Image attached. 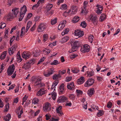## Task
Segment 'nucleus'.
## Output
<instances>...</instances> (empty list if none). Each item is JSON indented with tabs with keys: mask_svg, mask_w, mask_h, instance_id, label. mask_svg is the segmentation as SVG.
I'll return each instance as SVG.
<instances>
[{
	"mask_svg": "<svg viewBox=\"0 0 121 121\" xmlns=\"http://www.w3.org/2000/svg\"><path fill=\"white\" fill-rule=\"evenodd\" d=\"M87 73L88 76L89 77H90L92 76L94 74V72L92 70L90 71H87Z\"/></svg>",
	"mask_w": 121,
	"mask_h": 121,
	"instance_id": "29",
	"label": "nucleus"
},
{
	"mask_svg": "<svg viewBox=\"0 0 121 121\" xmlns=\"http://www.w3.org/2000/svg\"><path fill=\"white\" fill-rule=\"evenodd\" d=\"M15 69V66L14 64L10 66V68L7 70L8 74L9 75H11L14 72Z\"/></svg>",
	"mask_w": 121,
	"mask_h": 121,
	"instance_id": "8",
	"label": "nucleus"
},
{
	"mask_svg": "<svg viewBox=\"0 0 121 121\" xmlns=\"http://www.w3.org/2000/svg\"><path fill=\"white\" fill-rule=\"evenodd\" d=\"M85 78L83 77H81L79 79H78L77 83L79 84H82L85 81Z\"/></svg>",
	"mask_w": 121,
	"mask_h": 121,
	"instance_id": "20",
	"label": "nucleus"
},
{
	"mask_svg": "<svg viewBox=\"0 0 121 121\" xmlns=\"http://www.w3.org/2000/svg\"><path fill=\"white\" fill-rule=\"evenodd\" d=\"M68 100L67 98L64 96H60L57 100V102L58 103H63L67 102Z\"/></svg>",
	"mask_w": 121,
	"mask_h": 121,
	"instance_id": "5",
	"label": "nucleus"
},
{
	"mask_svg": "<svg viewBox=\"0 0 121 121\" xmlns=\"http://www.w3.org/2000/svg\"><path fill=\"white\" fill-rule=\"evenodd\" d=\"M106 15L104 14H102L100 17L99 20L100 22H102L106 18Z\"/></svg>",
	"mask_w": 121,
	"mask_h": 121,
	"instance_id": "22",
	"label": "nucleus"
},
{
	"mask_svg": "<svg viewBox=\"0 0 121 121\" xmlns=\"http://www.w3.org/2000/svg\"><path fill=\"white\" fill-rule=\"evenodd\" d=\"M9 103H8L7 104L5 105V108L4 111V112H6L8 111L9 108Z\"/></svg>",
	"mask_w": 121,
	"mask_h": 121,
	"instance_id": "39",
	"label": "nucleus"
},
{
	"mask_svg": "<svg viewBox=\"0 0 121 121\" xmlns=\"http://www.w3.org/2000/svg\"><path fill=\"white\" fill-rule=\"evenodd\" d=\"M16 45H14L10 48H9L8 50L9 54L10 55L13 54L14 52L15 51L17 48Z\"/></svg>",
	"mask_w": 121,
	"mask_h": 121,
	"instance_id": "10",
	"label": "nucleus"
},
{
	"mask_svg": "<svg viewBox=\"0 0 121 121\" xmlns=\"http://www.w3.org/2000/svg\"><path fill=\"white\" fill-rule=\"evenodd\" d=\"M62 108L61 106H60L56 108V112L60 114L61 115H63L64 114L61 111Z\"/></svg>",
	"mask_w": 121,
	"mask_h": 121,
	"instance_id": "19",
	"label": "nucleus"
},
{
	"mask_svg": "<svg viewBox=\"0 0 121 121\" xmlns=\"http://www.w3.org/2000/svg\"><path fill=\"white\" fill-rule=\"evenodd\" d=\"M95 80L92 78L89 79L85 82L84 86L85 87H89L93 85L94 83Z\"/></svg>",
	"mask_w": 121,
	"mask_h": 121,
	"instance_id": "7",
	"label": "nucleus"
},
{
	"mask_svg": "<svg viewBox=\"0 0 121 121\" xmlns=\"http://www.w3.org/2000/svg\"><path fill=\"white\" fill-rule=\"evenodd\" d=\"M50 52V51L46 48L44 49L43 50V53L45 55H48Z\"/></svg>",
	"mask_w": 121,
	"mask_h": 121,
	"instance_id": "27",
	"label": "nucleus"
},
{
	"mask_svg": "<svg viewBox=\"0 0 121 121\" xmlns=\"http://www.w3.org/2000/svg\"><path fill=\"white\" fill-rule=\"evenodd\" d=\"M41 79L40 78H38L35 83V86H38V85L41 83Z\"/></svg>",
	"mask_w": 121,
	"mask_h": 121,
	"instance_id": "28",
	"label": "nucleus"
},
{
	"mask_svg": "<svg viewBox=\"0 0 121 121\" xmlns=\"http://www.w3.org/2000/svg\"><path fill=\"white\" fill-rule=\"evenodd\" d=\"M58 82L59 81L57 80H56L53 82V85H55L54 87L57 84Z\"/></svg>",
	"mask_w": 121,
	"mask_h": 121,
	"instance_id": "61",
	"label": "nucleus"
},
{
	"mask_svg": "<svg viewBox=\"0 0 121 121\" xmlns=\"http://www.w3.org/2000/svg\"><path fill=\"white\" fill-rule=\"evenodd\" d=\"M73 41H71L70 43L71 46L73 45L72 47L71 50L72 52H73L76 51L77 49L79 47V43L78 41H74L72 40Z\"/></svg>",
	"mask_w": 121,
	"mask_h": 121,
	"instance_id": "2",
	"label": "nucleus"
},
{
	"mask_svg": "<svg viewBox=\"0 0 121 121\" xmlns=\"http://www.w3.org/2000/svg\"><path fill=\"white\" fill-rule=\"evenodd\" d=\"M88 12V10L86 9V8L85 9H84V8H82L81 13H85V14H86Z\"/></svg>",
	"mask_w": 121,
	"mask_h": 121,
	"instance_id": "42",
	"label": "nucleus"
},
{
	"mask_svg": "<svg viewBox=\"0 0 121 121\" xmlns=\"http://www.w3.org/2000/svg\"><path fill=\"white\" fill-rule=\"evenodd\" d=\"M67 5L66 4H63L60 7V9L64 10H65L67 9Z\"/></svg>",
	"mask_w": 121,
	"mask_h": 121,
	"instance_id": "38",
	"label": "nucleus"
},
{
	"mask_svg": "<svg viewBox=\"0 0 121 121\" xmlns=\"http://www.w3.org/2000/svg\"><path fill=\"white\" fill-rule=\"evenodd\" d=\"M33 62V60H31L28 62L25 63L24 64L25 69H29L30 67V64Z\"/></svg>",
	"mask_w": 121,
	"mask_h": 121,
	"instance_id": "17",
	"label": "nucleus"
},
{
	"mask_svg": "<svg viewBox=\"0 0 121 121\" xmlns=\"http://www.w3.org/2000/svg\"><path fill=\"white\" fill-rule=\"evenodd\" d=\"M78 55L76 54H74L71 56H70V58L72 59H74L75 57H77Z\"/></svg>",
	"mask_w": 121,
	"mask_h": 121,
	"instance_id": "56",
	"label": "nucleus"
},
{
	"mask_svg": "<svg viewBox=\"0 0 121 121\" xmlns=\"http://www.w3.org/2000/svg\"><path fill=\"white\" fill-rule=\"evenodd\" d=\"M112 103L109 102L108 103L107 105V107L108 108H111L112 107Z\"/></svg>",
	"mask_w": 121,
	"mask_h": 121,
	"instance_id": "51",
	"label": "nucleus"
},
{
	"mask_svg": "<svg viewBox=\"0 0 121 121\" xmlns=\"http://www.w3.org/2000/svg\"><path fill=\"white\" fill-rule=\"evenodd\" d=\"M64 84L63 83H62L59 87V93L62 94L64 92Z\"/></svg>",
	"mask_w": 121,
	"mask_h": 121,
	"instance_id": "15",
	"label": "nucleus"
},
{
	"mask_svg": "<svg viewBox=\"0 0 121 121\" xmlns=\"http://www.w3.org/2000/svg\"><path fill=\"white\" fill-rule=\"evenodd\" d=\"M17 62L20 63L21 62L22 60V59L21 58V57L20 56H17Z\"/></svg>",
	"mask_w": 121,
	"mask_h": 121,
	"instance_id": "58",
	"label": "nucleus"
},
{
	"mask_svg": "<svg viewBox=\"0 0 121 121\" xmlns=\"http://www.w3.org/2000/svg\"><path fill=\"white\" fill-rule=\"evenodd\" d=\"M69 97L71 99L73 100L75 98V96L73 94H70L69 96Z\"/></svg>",
	"mask_w": 121,
	"mask_h": 121,
	"instance_id": "44",
	"label": "nucleus"
},
{
	"mask_svg": "<svg viewBox=\"0 0 121 121\" xmlns=\"http://www.w3.org/2000/svg\"><path fill=\"white\" fill-rule=\"evenodd\" d=\"M40 110H38L36 112L34 113V116H37L39 113Z\"/></svg>",
	"mask_w": 121,
	"mask_h": 121,
	"instance_id": "64",
	"label": "nucleus"
},
{
	"mask_svg": "<svg viewBox=\"0 0 121 121\" xmlns=\"http://www.w3.org/2000/svg\"><path fill=\"white\" fill-rule=\"evenodd\" d=\"M77 7L76 6H72L71 8V10H72V14H75L77 12Z\"/></svg>",
	"mask_w": 121,
	"mask_h": 121,
	"instance_id": "21",
	"label": "nucleus"
},
{
	"mask_svg": "<svg viewBox=\"0 0 121 121\" xmlns=\"http://www.w3.org/2000/svg\"><path fill=\"white\" fill-rule=\"evenodd\" d=\"M30 56V53L28 52H23L22 54V57L26 60L29 58Z\"/></svg>",
	"mask_w": 121,
	"mask_h": 121,
	"instance_id": "14",
	"label": "nucleus"
},
{
	"mask_svg": "<svg viewBox=\"0 0 121 121\" xmlns=\"http://www.w3.org/2000/svg\"><path fill=\"white\" fill-rule=\"evenodd\" d=\"M16 1V0H8V2L9 4V5H10L11 4L15 2Z\"/></svg>",
	"mask_w": 121,
	"mask_h": 121,
	"instance_id": "52",
	"label": "nucleus"
},
{
	"mask_svg": "<svg viewBox=\"0 0 121 121\" xmlns=\"http://www.w3.org/2000/svg\"><path fill=\"white\" fill-rule=\"evenodd\" d=\"M71 70L73 73H77L79 71V69L76 68H72Z\"/></svg>",
	"mask_w": 121,
	"mask_h": 121,
	"instance_id": "30",
	"label": "nucleus"
},
{
	"mask_svg": "<svg viewBox=\"0 0 121 121\" xmlns=\"http://www.w3.org/2000/svg\"><path fill=\"white\" fill-rule=\"evenodd\" d=\"M60 63V62L56 60H55L53 61V65H57Z\"/></svg>",
	"mask_w": 121,
	"mask_h": 121,
	"instance_id": "53",
	"label": "nucleus"
},
{
	"mask_svg": "<svg viewBox=\"0 0 121 121\" xmlns=\"http://www.w3.org/2000/svg\"><path fill=\"white\" fill-rule=\"evenodd\" d=\"M69 31V28H66L65 30L62 33V35L63 36L65 34L67 33Z\"/></svg>",
	"mask_w": 121,
	"mask_h": 121,
	"instance_id": "34",
	"label": "nucleus"
},
{
	"mask_svg": "<svg viewBox=\"0 0 121 121\" xmlns=\"http://www.w3.org/2000/svg\"><path fill=\"white\" fill-rule=\"evenodd\" d=\"M90 47L87 44H85L81 47V51L83 53L88 52L90 50Z\"/></svg>",
	"mask_w": 121,
	"mask_h": 121,
	"instance_id": "6",
	"label": "nucleus"
},
{
	"mask_svg": "<svg viewBox=\"0 0 121 121\" xmlns=\"http://www.w3.org/2000/svg\"><path fill=\"white\" fill-rule=\"evenodd\" d=\"M43 41L44 42H45L48 38V35L47 34H44L43 36Z\"/></svg>",
	"mask_w": 121,
	"mask_h": 121,
	"instance_id": "40",
	"label": "nucleus"
},
{
	"mask_svg": "<svg viewBox=\"0 0 121 121\" xmlns=\"http://www.w3.org/2000/svg\"><path fill=\"white\" fill-rule=\"evenodd\" d=\"M88 2L87 1H84V2L83 3V8L85 9V8L87 7L88 5Z\"/></svg>",
	"mask_w": 121,
	"mask_h": 121,
	"instance_id": "46",
	"label": "nucleus"
},
{
	"mask_svg": "<svg viewBox=\"0 0 121 121\" xmlns=\"http://www.w3.org/2000/svg\"><path fill=\"white\" fill-rule=\"evenodd\" d=\"M76 92L77 93V95H82L83 93L82 91L80 90L77 89Z\"/></svg>",
	"mask_w": 121,
	"mask_h": 121,
	"instance_id": "50",
	"label": "nucleus"
},
{
	"mask_svg": "<svg viewBox=\"0 0 121 121\" xmlns=\"http://www.w3.org/2000/svg\"><path fill=\"white\" fill-rule=\"evenodd\" d=\"M44 59L45 58L44 57H43L42 58H41L38 63V64H40L42 62H43L44 60Z\"/></svg>",
	"mask_w": 121,
	"mask_h": 121,
	"instance_id": "55",
	"label": "nucleus"
},
{
	"mask_svg": "<svg viewBox=\"0 0 121 121\" xmlns=\"http://www.w3.org/2000/svg\"><path fill=\"white\" fill-rule=\"evenodd\" d=\"M46 92V91L44 89H41L38 91L36 93V95L39 96H41L45 94Z\"/></svg>",
	"mask_w": 121,
	"mask_h": 121,
	"instance_id": "13",
	"label": "nucleus"
},
{
	"mask_svg": "<svg viewBox=\"0 0 121 121\" xmlns=\"http://www.w3.org/2000/svg\"><path fill=\"white\" fill-rule=\"evenodd\" d=\"M97 18V17L96 16L93 17L91 19V21L94 23L96 22V21Z\"/></svg>",
	"mask_w": 121,
	"mask_h": 121,
	"instance_id": "48",
	"label": "nucleus"
},
{
	"mask_svg": "<svg viewBox=\"0 0 121 121\" xmlns=\"http://www.w3.org/2000/svg\"><path fill=\"white\" fill-rule=\"evenodd\" d=\"M11 116L10 114H8L6 116H5L3 118L6 121H9L11 118Z\"/></svg>",
	"mask_w": 121,
	"mask_h": 121,
	"instance_id": "23",
	"label": "nucleus"
},
{
	"mask_svg": "<svg viewBox=\"0 0 121 121\" xmlns=\"http://www.w3.org/2000/svg\"><path fill=\"white\" fill-rule=\"evenodd\" d=\"M74 33L75 35L78 36V38H80L82 37L84 35L83 31L77 30H75Z\"/></svg>",
	"mask_w": 121,
	"mask_h": 121,
	"instance_id": "9",
	"label": "nucleus"
},
{
	"mask_svg": "<svg viewBox=\"0 0 121 121\" xmlns=\"http://www.w3.org/2000/svg\"><path fill=\"white\" fill-rule=\"evenodd\" d=\"M23 112V110L22 109L20 111V112H19L17 113L18 116L19 118H20L21 117V116Z\"/></svg>",
	"mask_w": 121,
	"mask_h": 121,
	"instance_id": "49",
	"label": "nucleus"
},
{
	"mask_svg": "<svg viewBox=\"0 0 121 121\" xmlns=\"http://www.w3.org/2000/svg\"><path fill=\"white\" fill-rule=\"evenodd\" d=\"M67 88L68 89L73 90L74 89V86L73 82L68 83L67 85Z\"/></svg>",
	"mask_w": 121,
	"mask_h": 121,
	"instance_id": "18",
	"label": "nucleus"
},
{
	"mask_svg": "<svg viewBox=\"0 0 121 121\" xmlns=\"http://www.w3.org/2000/svg\"><path fill=\"white\" fill-rule=\"evenodd\" d=\"M61 77V76L59 74H55L54 75H53V80H55L58 78H60Z\"/></svg>",
	"mask_w": 121,
	"mask_h": 121,
	"instance_id": "37",
	"label": "nucleus"
},
{
	"mask_svg": "<svg viewBox=\"0 0 121 121\" xmlns=\"http://www.w3.org/2000/svg\"><path fill=\"white\" fill-rule=\"evenodd\" d=\"M69 39V38L68 36L65 37L62 39V42L63 43L66 42Z\"/></svg>",
	"mask_w": 121,
	"mask_h": 121,
	"instance_id": "36",
	"label": "nucleus"
},
{
	"mask_svg": "<svg viewBox=\"0 0 121 121\" xmlns=\"http://www.w3.org/2000/svg\"><path fill=\"white\" fill-rule=\"evenodd\" d=\"M66 71L65 70H64L62 71L60 70L59 71V74L60 75H63L66 73Z\"/></svg>",
	"mask_w": 121,
	"mask_h": 121,
	"instance_id": "45",
	"label": "nucleus"
},
{
	"mask_svg": "<svg viewBox=\"0 0 121 121\" xmlns=\"http://www.w3.org/2000/svg\"><path fill=\"white\" fill-rule=\"evenodd\" d=\"M6 26L5 24L3 22H2L1 23H0V29L4 28Z\"/></svg>",
	"mask_w": 121,
	"mask_h": 121,
	"instance_id": "43",
	"label": "nucleus"
},
{
	"mask_svg": "<svg viewBox=\"0 0 121 121\" xmlns=\"http://www.w3.org/2000/svg\"><path fill=\"white\" fill-rule=\"evenodd\" d=\"M44 84L43 83H40L38 85V86H36L38 87H41L43 86L44 85Z\"/></svg>",
	"mask_w": 121,
	"mask_h": 121,
	"instance_id": "63",
	"label": "nucleus"
},
{
	"mask_svg": "<svg viewBox=\"0 0 121 121\" xmlns=\"http://www.w3.org/2000/svg\"><path fill=\"white\" fill-rule=\"evenodd\" d=\"M39 101V99L36 98H35L33 99L32 101V103L35 104H37Z\"/></svg>",
	"mask_w": 121,
	"mask_h": 121,
	"instance_id": "33",
	"label": "nucleus"
},
{
	"mask_svg": "<svg viewBox=\"0 0 121 121\" xmlns=\"http://www.w3.org/2000/svg\"><path fill=\"white\" fill-rule=\"evenodd\" d=\"M72 77H66V81L67 82H69L72 79Z\"/></svg>",
	"mask_w": 121,
	"mask_h": 121,
	"instance_id": "60",
	"label": "nucleus"
},
{
	"mask_svg": "<svg viewBox=\"0 0 121 121\" xmlns=\"http://www.w3.org/2000/svg\"><path fill=\"white\" fill-rule=\"evenodd\" d=\"M51 105L48 102L46 103L43 106V110L45 112L48 111L51 109Z\"/></svg>",
	"mask_w": 121,
	"mask_h": 121,
	"instance_id": "4",
	"label": "nucleus"
},
{
	"mask_svg": "<svg viewBox=\"0 0 121 121\" xmlns=\"http://www.w3.org/2000/svg\"><path fill=\"white\" fill-rule=\"evenodd\" d=\"M104 113V112L103 111L101 110H99V112L97 113V115L98 117H100L103 115Z\"/></svg>",
	"mask_w": 121,
	"mask_h": 121,
	"instance_id": "25",
	"label": "nucleus"
},
{
	"mask_svg": "<svg viewBox=\"0 0 121 121\" xmlns=\"http://www.w3.org/2000/svg\"><path fill=\"white\" fill-rule=\"evenodd\" d=\"M44 0H39L37 2L38 4H42L44 2Z\"/></svg>",
	"mask_w": 121,
	"mask_h": 121,
	"instance_id": "62",
	"label": "nucleus"
},
{
	"mask_svg": "<svg viewBox=\"0 0 121 121\" xmlns=\"http://www.w3.org/2000/svg\"><path fill=\"white\" fill-rule=\"evenodd\" d=\"M53 6V5L52 4H51L49 3H48L46 7L47 11H49Z\"/></svg>",
	"mask_w": 121,
	"mask_h": 121,
	"instance_id": "31",
	"label": "nucleus"
},
{
	"mask_svg": "<svg viewBox=\"0 0 121 121\" xmlns=\"http://www.w3.org/2000/svg\"><path fill=\"white\" fill-rule=\"evenodd\" d=\"M27 10L26 6L25 5H23V6L21 8L20 15L19 18V21L22 20Z\"/></svg>",
	"mask_w": 121,
	"mask_h": 121,
	"instance_id": "3",
	"label": "nucleus"
},
{
	"mask_svg": "<svg viewBox=\"0 0 121 121\" xmlns=\"http://www.w3.org/2000/svg\"><path fill=\"white\" fill-rule=\"evenodd\" d=\"M79 17L78 16H75L73 19L72 21L74 23H75L78 22L79 20Z\"/></svg>",
	"mask_w": 121,
	"mask_h": 121,
	"instance_id": "26",
	"label": "nucleus"
},
{
	"mask_svg": "<svg viewBox=\"0 0 121 121\" xmlns=\"http://www.w3.org/2000/svg\"><path fill=\"white\" fill-rule=\"evenodd\" d=\"M95 92V89L94 88H90L88 90L87 93L88 95L90 96H91L92 95L94 94Z\"/></svg>",
	"mask_w": 121,
	"mask_h": 121,
	"instance_id": "16",
	"label": "nucleus"
},
{
	"mask_svg": "<svg viewBox=\"0 0 121 121\" xmlns=\"http://www.w3.org/2000/svg\"><path fill=\"white\" fill-rule=\"evenodd\" d=\"M28 96L26 95H25L22 99V101L23 102H25L28 98Z\"/></svg>",
	"mask_w": 121,
	"mask_h": 121,
	"instance_id": "57",
	"label": "nucleus"
},
{
	"mask_svg": "<svg viewBox=\"0 0 121 121\" xmlns=\"http://www.w3.org/2000/svg\"><path fill=\"white\" fill-rule=\"evenodd\" d=\"M32 25L31 22L30 21L28 22L27 24L26 29L25 32H27L29 28Z\"/></svg>",
	"mask_w": 121,
	"mask_h": 121,
	"instance_id": "24",
	"label": "nucleus"
},
{
	"mask_svg": "<svg viewBox=\"0 0 121 121\" xmlns=\"http://www.w3.org/2000/svg\"><path fill=\"white\" fill-rule=\"evenodd\" d=\"M19 11V9L17 8H15L12 10L13 13L9 14L7 18V20H10L14 17H17V15Z\"/></svg>",
	"mask_w": 121,
	"mask_h": 121,
	"instance_id": "1",
	"label": "nucleus"
},
{
	"mask_svg": "<svg viewBox=\"0 0 121 121\" xmlns=\"http://www.w3.org/2000/svg\"><path fill=\"white\" fill-rule=\"evenodd\" d=\"M93 38V36H90L88 38L89 41L91 43H92V41Z\"/></svg>",
	"mask_w": 121,
	"mask_h": 121,
	"instance_id": "59",
	"label": "nucleus"
},
{
	"mask_svg": "<svg viewBox=\"0 0 121 121\" xmlns=\"http://www.w3.org/2000/svg\"><path fill=\"white\" fill-rule=\"evenodd\" d=\"M65 26V25H61L60 24L58 26V30H62Z\"/></svg>",
	"mask_w": 121,
	"mask_h": 121,
	"instance_id": "41",
	"label": "nucleus"
},
{
	"mask_svg": "<svg viewBox=\"0 0 121 121\" xmlns=\"http://www.w3.org/2000/svg\"><path fill=\"white\" fill-rule=\"evenodd\" d=\"M80 25L83 27L85 28L86 27L87 25L85 21H83L81 23Z\"/></svg>",
	"mask_w": 121,
	"mask_h": 121,
	"instance_id": "35",
	"label": "nucleus"
},
{
	"mask_svg": "<svg viewBox=\"0 0 121 121\" xmlns=\"http://www.w3.org/2000/svg\"><path fill=\"white\" fill-rule=\"evenodd\" d=\"M71 11L70 10H69L68 11H65L63 14V16L65 17H66V15H68L69 13Z\"/></svg>",
	"mask_w": 121,
	"mask_h": 121,
	"instance_id": "47",
	"label": "nucleus"
},
{
	"mask_svg": "<svg viewBox=\"0 0 121 121\" xmlns=\"http://www.w3.org/2000/svg\"><path fill=\"white\" fill-rule=\"evenodd\" d=\"M40 18V17L39 16H36L35 17L34 21L35 22L38 21L39 20Z\"/></svg>",
	"mask_w": 121,
	"mask_h": 121,
	"instance_id": "54",
	"label": "nucleus"
},
{
	"mask_svg": "<svg viewBox=\"0 0 121 121\" xmlns=\"http://www.w3.org/2000/svg\"><path fill=\"white\" fill-rule=\"evenodd\" d=\"M46 27L45 25L43 23L40 24L38 26L37 30L39 32H41L43 31Z\"/></svg>",
	"mask_w": 121,
	"mask_h": 121,
	"instance_id": "11",
	"label": "nucleus"
},
{
	"mask_svg": "<svg viewBox=\"0 0 121 121\" xmlns=\"http://www.w3.org/2000/svg\"><path fill=\"white\" fill-rule=\"evenodd\" d=\"M6 54V53L5 51L0 56V58L1 59H4L5 57Z\"/></svg>",
	"mask_w": 121,
	"mask_h": 121,
	"instance_id": "32",
	"label": "nucleus"
},
{
	"mask_svg": "<svg viewBox=\"0 0 121 121\" xmlns=\"http://www.w3.org/2000/svg\"><path fill=\"white\" fill-rule=\"evenodd\" d=\"M53 73V70L52 69H48L47 71L44 72L43 75L46 77H49L51 74H52Z\"/></svg>",
	"mask_w": 121,
	"mask_h": 121,
	"instance_id": "12",
	"label": "nucleus"
}]
</instances>
